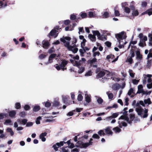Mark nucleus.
I'll use <instances>...</instances> for the list:
<instances>
[{
    "mask_svg": "<svg viewBox=\"0 0 152 152\" xmlns=\"http://www.w3.org/2000/svg\"><path fill=\"white\" fill-rule=\"evenodd\" d=\"M140 105L145 107L142 101L137 102V103L135 100H134L132 102V105L136 107L135 111L137 113V114L143 118H146L148 116V110L145 108H144V109H143Z\"/></svg>",
    "mask_w": 152,
    "mask_h": 152,
    "instance_id": "nucleus-1",
    "label": "nucleus"
},
{
    "mask_svg": "<svg viewBox=\"0 0 152 152\" xmlns=\"http://www.w3.org/2000/svg\"><path fill=\"white\" fill-rule=\"evenodd\" d=\"M70 39V37H68L60 39L61 41L64 43V46L66 47L69 50L71 51L73 53H75L77 52L78 49L76 45H74L73 46H72L69 45V41Z\"/></svg>",
    "mask_w": 152,
    "mask_h": 152,
    "instance_id": "nucleus-2",
    "label": "nucleus"
},
{
    "mask_svg": "<svg viewBox=\"0 0 152 152\" xmlns=\"http://www.w3.org/2000/svg\"><path fill=\"white\" fill-rule=\"evenodd\" d=\"M127 107L125 108L123 111V115H121L118 119L119 121H118V123L120 127L121 128L122 126H126V124L124 122L126 121L129 123H130V121L129 122V119L127 113Z\"/></svg>",
    "mask_w": 152,
    "mask_h": 152,
    "instance_id": "nucleus-3",
    "label": "nucleus"
},
{
    "mask_svg": "<svg viewBox=\"0 0 152 152\" xmlns=\"http://www.w3.org/2000/svg\"><path fill=\"white\" fill-rule=\"evenodd\" d=\"M126 34L125 32L122 31L121 32L115 34V37L118 40L119 43L118 47L119 48H121L124 47L122 40L126 39Z\"/></svg>",
    "mask_w": 152,
    "mask_h": 152,
    "instance_id": "nucleus-4",
    "label": "nucleus"
},
{
    "mask_svg": "<svg viewBox=\"0 0 152 152\" xmlns=\"http://www.w3.org/2000/svg\"><path fill=\"white\" fill-rule=\"evenodd\" d=\"M92 32L94 35H92L91 34H89L88 36V37L91 41H95L96 37L95 36H97L98 38L99 39L101 40L103 39L102 36L98 31H93Z\"/></svg>",
    "mask_w": 152,
    "mask_h": 152,
    "instance_id": "nucleus-5",
    "label": "nucleus"
},
{
    "mask_svg": "<svg viewBox=\"0 0 152 152\" xmlns=\"http://www.w3.org/2000/svg\"><path fill=\"white\" fill-rule=\"evenodd\" d=\"M93 140L92 139H91L90 141L88 142H86L83 143L82 141L79 140L77 143L76 146L77 147H79L80 148H86L88 147V146L91 145L92 144V141Z\"/></svg>",
    "mask_w": 152,
    "mask_h": 152,
    "instance_id": "nucleus-6",
    "label": "nucleus"
},
{
    "mask_svg": "<svg viewBox=\"0 0 152 152\" xmlns=\"http://www.w3.org/2000/svg\"><path fill=\"white\" fill-rule=\"evenodd\" d=\"M59 29L58 26H56L52 30L49 34V36L53 37L54 38L56 37L58 35V30Z\"/></svg>",
    "mask_w": 152,
    "mask_h": 152,
    "instance_id": "nucleus-7",
    "label": "nucleus"
},
{
    "mask_svg": "<svg viewBox=\"0 0 152 152\" xmlns=\"http://www.w3.org/2000/svg\"><path fill=\"white\" fill-rule=\"evenodd\" d=\"M106 75L107 76L106 79H109V77H110V72L108 71L104 70L100 72L97 75V77L99 78L101 77Z\"/></svg>",
    "mask_w": 152,
    "mask_h": 152,
    "instance_id": "nucleus-8",
    "label": "nucleus"
},
{
    "mask_svg": "<svg viewBox=\"0 0 152 152\" xmlns=\"http://www.w3.org/2000/svg\"><path fill=\"white\" fill-rule=\"evenodd\" d=\"M58 57V56L56 54H51L49 57L48 62L46 63V64H48L49 63H51L53 61V59L55 58L56 59H57Z\"/></svg>",
    "mask_w": 152,
    "mask_h": 152,
    "instance_id": "nucleus-9",
    "label": "nucleus"
},
{
    "mask_svg": "<svg viewBox=\"0 0 152 152\" xmlns=\"http://www.w3.org/2000/svg\"><path fill=\"white\" fill-rule=\"evenodd\" d=\"M64 143H66V142L64 141H61L60 142H57L56 144L54 145L53 147L55 151L58 150V148L63 146Z\"/></svg>",
    "mask_w": 152,
    "mask_h": 152,
    "instance_id": "nucleus-10",
    "label": "nucleus"
},
{
    "mask_svg": "<svg viewBox=\"0 0 152 152\" xmlns=\"http://www.w3.org/2000/svg\"><path fill=\"white\" fill-rule=\"evenodd\" d=\"M71 61L72 62L74 66H76L77 67L80 66L81 65L85 64L80 60L79 61H77L72 60H71Z\"/></svg>",
    "mask_w": 152,
    "mask_h": 152,
    "instance_id": "nucleus-11",
    "label": "nucleus"
},
{
    "mask_svg": "<svg viewBox=\"0 0 152 152\" xmlns=\"http://www.w3.org/2000/svg\"><path fill=\"white\" fill-rule=\"evenodd\" d=\"M131 10L132 11V15L134 16H137L138 15V12L137 10L135 9L133 5H130V6Z\"/></svg>",
    "mask_w": 152,
    "mask_h": 152,
    "instance_id": "nucleus-12",
    "label": "nucleus"
},
{
    "mask_svg": "<svg viewBox=\"0 0 152 152\" xmlns=\"http://www.w3.org/2000/svg\"><path fill=\"white\" fill-rule=\"evenodd\" d=\"M67 63V61L65 60H63L62 61L60 66H61V69L63 71H64V70L66 69V68H65V67Z\"/></svg>",
    "mask_w": 152,
    "mask_h": 152,
    "instance_id": "nucleus-13",
    "label": "nucleus"
},
{
    "mask_svg": "<svg viewBox=\"0 0 152 152\" xmlns=\"http://www.w3.org/2000/svg\"><path fill=\"white\" fill-rule=\"evenodd\" d=\"M112 127H108L105 129V132L106 134L107 135H112L113 132L111 131Z\"/></svg>",
    "mask_w": 152,
    "mask_h": 152,
    "instance_id": "nucleus-14",
    "label": "nucleus"
},
{
    "mask_svg": "<svg viewBox=\"0 0 152 152\" xmlns=\"http://www.w3.org/2000/svg\"><path fill=\"white\" fill-rule=\"evenodd\" d=\"M42 44L43 48L45 49H48L49 46V42L47 41L43 40L42 42Z\"/></svg>",
    "mask_w": 152,
    "mask_h": 152,
    "instance_id": "nucleus-15",
    "label": "nucleus"
},
{
    "mask_svg": "<svg viewBox=\"0 0 152 152\" xmlns=\"http://www.w3.org/2000/svg\"><path fill=\"white\" fill-rule=\"evenodd\" d=\"M47 134L46 132H44L42 133L39 136V138L42 140V142H45L46 140V138L45 137L46 136Z\"/></svg>",
    "mask_w": 152,
    "mask_h": 152,
    "instance_id": "nucleus-16",
    "label": "nucleus"
},
{
    "mask_svg": "<svg viewBox=\"0 0 152 152\" xmlns=\"http://www.w3.org/2000/svg\"><path fill=\"white\" fill-rule=\"evenodd\" d=\"M136 59L139 61L141 60L142 59V55L140 54V52L139 51L136 52Z\"/></svg>",
    "mask_w": 152,
    "mask_h": 152,
    "instance_id": "nucleus-17",
    "label": "nucleus"
},
{
    "mask_svg": "<svg viewBox=\"0 0 152 152\" xmlns=\"http://www.w3.org/2000/svg\"><path fill=\"white\" fill-rule=\"evenodd\" d=\"M85 98L86 102L89 103L91 102V96L89 95H88L87 94V92H86L85 94Z\"/></svg>",
    "mask_w": 152,
    "mask_h": 152,
    "instance_id": "nucleus-18",
    "label": "nucleus"
},
{
    "mask_svg": "<svg viewBox=\"0 0 152 152\" xmlns=\"http://www.w3.org/2000/svg\"><path fill=\"white\" fill-rule=\"evenodd\" d=\"M134 94L133 89L132 88H131L128 92V95L130 96L132 98L134 96Z\"/></svg>",
    "mask_w": 152,
    "mask_h": 152,
    "instance_id": "nucleus-19",
    "label": "nucleus"
},
{
    "mask_svg": "<svg viewBox=\"0 0 152 152\" xmlns=\"http://www.w3.org/2000/svg\"><path fill=\"white\" fill-rule=\"evenodd\" d=\"M138 89L137 93L140 94L143 92V86L142 85H140L138 86Z\"/></svg>",
    "mask_w": 152,
    "mask_h": 152,
    "instance_id": "nucleus-20",
    "label": "nucleus"
},
{
    "mask_svg": "<svg viewBox=\"0 0 152 152\" xmlns=\"http://www.w3.org/2000/svg\"><path fill=\"white\" fill-rule=\"evenodd\" d=\"M106 94L108 96V98L110 100H112L113 97V94L110 91H107L106 92Z\"/></svg>",
    "mask_w": 152,
    "mask_h": 152,
    "instance_id": "nucleus-21",
    "label": "nucleus"
},
{
    "mask_svg": "<svg viewBox=\"0 0 152 152\" xmlns=\"http://www.w3.org/2000/svg\"><path fill=\"white\" fill-rule=\"evenodd\" d=\"M55 117H53L52 116L45 117V122H50L53 121V118Z\"/></svg>",
    "mask_w": 152,
    "mask_h": 152,
    "instance_id": "nucleus-22",
    "label": "nucleus"
},
{
    "mask_svg": "<svg viewBox=\"0 0 152 152\" xmlns=\"http://www.w3.org/2000/svg\"><path fill=\"white\" fill-rule=\"evenodd\" d=\"M16 114V113L15 110H12L9 112V115L11 118H13L15 117Z\"/></svg>",
    "mask_w": 152,
    "mask_h": 152,
    "instance_id": "nucleus-23",
    "label": "nucleus"
},
{
    "mask_svg": "<svg viewBox=\"0 0 152 152\" xmlns=\"http://www.w3.org/2000/svg\"><path fill=\"white\" fill-rule=\"evenodd\" d=\"M4 125H12V121L10 119H7L5 120L4 123Z\"/></svg>",
    "mask_w": 152,
    "mask_h": 152,
    "instance_id": "nucleus-24",
    "label": "nucleus"
},
{
    "mask_svg": "<svg viewBox=\"0 0 152 152\" xmlns=\"http://www.w3.org/2000/svg\"><path fill=\"white\" fill-rule=\"evenodd\" d=\"M143 103L145 106V104H148V105L149 104H151V103L150 98L145 99Z\"/></svg>",
    "mask_w": 152,
    "mask_h": 152,
    "instance_id": "nucleus-25",
    "label": "nucleus"
},
{
    "mask_svg": "<svg viewBox=\"0 0 152 152\" xmlns=\"http://www.w3.org/2000/svg\"><path fill=\"white\" fill-rule=\"evenodd\" d=\"M126 62H128L129 63V64H132L133 63L132 58L131 57L128 56Z\"/></svg>",
    "mask_w": 152,
    "mask_h": 152,
    "instance_id": "nucleus-26",
    "label": "nucleus"
},
{
    "mask_svg": "<svg viewBox=\"0 0 152 152\" xmlns=\"http://www.w3.org/2000/svg\"><path fill=\"white\" fill-rule=\"evenodd\" d=\"M113 131L116 133L120 132L121 130L118 127H116L113 129Z\"/></svg>",
    "mask_w": 152,
    "mask_h": 152,
    "instance_id": "nucleus-27",
    "label": "nucleus"
},
{
    "mask_svg": "<svg viewBox=\"0 0 152 152\" xmlns=\"http://www.w3.org/2000/svg\"><path fill=\"white\" fill-rule=\"evenodd\" d=\"M7 132H9L10 133L11 136H13L14 134V133L12 129L9 128H8L7 129Z\"/></svg>",
    "mask_w": 152,
    "mask_h": 152,
    "instance_id": "nucleus-28",
    "label": "nucleus"
},
{
    "mask_svg": "<svg viewBox=\"0 0 152 152\" xmlns=\"http://www.w3.org/2000/svg\"><path fill=\"white\" fill-rule=\"evenodd\" d=\"M124 12L126 14H129L130 12V9L128 7H125L124 8Z\"/></svg>",
    "mask_w": 152,
    "mask_h": 152,
    "instance_id": "nucleus-29",
    "label": "nucleus"
},
{
    "mask_svg": "<svg viewBox=\"0 0 152 152\" xmlns=\"http://www.w3.org/2000/svg\"><path fill=\"white\" fill-rule=\"evenodd\" d=\"M146 76H147V77H148L147 81L148 83H151V82L152 81V80L151 78L152 76V75H151V74H148V75H146Z\"/></svg>",
    "mask_w": 152,
    "mask_h": 152,
    "instance_id": "nucleus-30",
    "label": "nucleus"
},
{
    "mask_svg": "<svg viewBox=\"0 0 152 152\" xmlns=\"http://www.w3.org/2000/svg\"><path fill=\"white\" fill-rule=\"evenodd\" d=\"M66 143V142H65ZM66 143H67L68 145V146L70 148H73L74 147V145L72 143H70V140L68 141Z\"/></svg>",
    "mask_w": 152,
    "mask_h": 152,
    "instance_id": "nucleus-31",
    "label": "nucleus"
},
{
    "mask_svg": "<svg viewBox=\"0 0 152 152\" xmlns=\"http://www.w3.org/2000/svg\"><path fill=\"white\" fill-rule=\"evenodd\" d=\"M128 72L130 76L132 77L133 78L134 77L135 73H133V71L132 70L129 69V70Z\"/></svg>",
    "mask_w": 152,
    "mask_h": 152,
    "instance_id": "nucleus-32",
    "label": "nucleus"
},
{
    "mask_svg": "<svg viewBox=\"0 0 152 152\" xmlns=\"http://www.w3.org/2000/svg\"><path fill=\"white\" fill-rule=\"evenodd\" d=\"M79 69V70H78V72L79 73H81L84 70V68L82 66H79L77 67Z\"/></svg>",
    "mask_w": 152,
    "mask_h": 152,
    "instance_id": "nucleus-33",
    "label": "nucleus"
},
{
    "mask_svg": "<svg viewBox=\"0 0 152 152\" xmlns=\"http://www.w3.org/2000/svg\"><path fill=\"white\" fill-rule=\"evenodd\" d=\"M7 5V2H5L4 4L3 3V1H0V8L2 7H5Z\"/></svg>",
    "mask_w": 152,
    "mask_h": 152,
    "instance_id": "nucleus-34",
    "label": "nucleus"
},
{
    "mask_svg": "<svg viewBox=\"0 0 152 152\" xmlns=\"http://www.w3.org/2000/svg\"><path fill=\"white\" fill-rule=\"evenodd\" d=\"M117 6H116V7H115L114 8V14L116 16H118L120 15V13L118 11L116 10V9H117Z\"/></svg>",
    "mask_w": 152,
    "mask_h": 152,
    "instance_id": "nucleus-35",
    "label": "nucleus"
},
{
    "mask_svg": "<svg viewBox=\"0 0 152 152\" xmlns=\"http://www.w3.org/2000/svg\"><path fill=\"white\" fill-rule=\"evenodd\" d=\"M40 109V107L38 105H36L34 106L33 109V110L34 112H37Z\"/></svg>",
    "mask_w": 152,
    "mask_h": 152,
    "instance_id": "nucleus-36",
    "label": "nucleus"
},
{
    "mask_svg": "<svg viewBox=\"0 0 152 152\" xmlns=\"http://www.w3.org/2000/svg\"><path fill=\"white\" fill-rule=\"evenodd\" d=\"M143 80L142 82L144 84H146L147 80V77L146 76V75H143Z\"/></svg>",
    "mask_w": 152,
    "mask_h": 152,
    "instance_id": "nucleus-37",
    "label": "nucleus"
},
{
    "mask_svg": "<svg viewBox=\"0 0 152 152\" xmlns=\"http://www.w3.org/2000/svg\"><path fill=\"white\" fill-rule=\"evenodd\" d=\"M43 104H45V106L47 107H49L51 105V103L48 101H47L46 102H43Z\"/></svg>",
    "mask_w": 152,
    "mask_h": 152,
    "instance_id": "nucleus-38",
    "label": "nucleus"
},
{
    "mask_svg": "<svg viewBox=\"0 0 152 152\" xmlns=\"http://www.w3.org/2000/svg\"><path fill=\"white\" fill-rule=\"evenodd\" d=\"M135 54L134 51L133 50H131L130 51V55L128 56L131 57L132 58H133Z\"/></svg>",
    "mask_w": 152,
    "mask_h": 152,
    "instance_id": "nucleus-39",
    "label": "nucleus"
},
{
    "mask_svg": "<svg viewBox=\"0 0 152 152\" xmlns=\"http://www.w3.org/2000/svg\"><path fill=\"white\" fill-rule=\"evenodd\" d=\"M119 85L117 84H114L112 88L115 90H116L118 88Z\"/></svg>",
    "mask_w": 152,
    "mask_h": 152,
    "instance_id": "nucleus-40",
    "label": "nucleus"
},
{
    "mask_svg": "<svg viewBox=\"0 0 152 152\" xmlns=\"http://www.w3.org/2000/svg\"><path fill=\"white\" fill-rule=\"evenodd\" d=\"M97 48H99V50L100 51H102V50L103 48L101 46V44L98 43H97Z\"/></svg>",
    "mask_w": 152,
    "mask_h": 152,
    "instance_id": "nucleus-41",
    "label": "nucleus"
},
{
    "mask_svg": "<svg viewBox=\"0 0 152 152\" xmlns=\"http://www.w3.org/2000/svg\"><path fill=\"white\" fill-rule=\"evenodd\" d=\"M151 6L152 7L147 11L148 14L149 15H150L152 14V2L151 4Z\"/></svg>",
    "mask_w": 152,
    "mask_h": 152,
    "instance_id": "nucleus-42",
    "label": "nucleus"
},
{
    "mask_svg": "<svg viewBox=\"0 0 152 152\" xmlns=\"http://www.w3.org/2000/svg\"><path fill=\"white\" fill-rule=\"evenodd\" d=\"M79 32L78 33L79 34H80L81 33H83L84 32V31L83 30V27H79L78 28Z\"/></svg>",
    "mask_w": 152,
    "mask_h": 152,
    "instance_id": "nucleus-43",
    "label": "nucleus"
},
{
    "mask_svg": "<svg viewBox=\"0 0 152 152\" xmlns=\"http://www.w3.org/2000/svg\"><path fill=\"white\" fill-rule=\"evenodd\" d=\"M54 67L58 70H59L61 69V66L60 65H59L56 64L54 65Z\"/></svg>",
    "mask_w": 152,
    "mask_h": 152,
    "instance_id": "nucleus-44",
    "label": "nucleus"
},
{
    "mask_svg": "<svg viewBox=\"0 0 152 152\" xmlns=\"http://www.w3.org/2000/svg\"><path fill=\"white\" fill-rule=\"evenodd\" d=\"M109 13L108 12H105L103 15V17L104 18H106L108 17L109 16Z\"/></svg>",
    "mask_w": 152,
    "mask_h": 152,
    "instance_id": "nucleus-45",
    "label": "nucleus"
},
{
    "mask_svg": "<svg viewBox=\"0 0 152 152\" xmlns=\"http://www.w3.org/2000/svg\"><path fill=\"white\" fill-rule=\"evenodd\" d=\"M80 15L82 18H85L87 16L86 13L85 12H81L80 14Z\"/></svg>",
    "mask_w": 152,
    "mask_h": 152,
    "instance_id": "nucleus-46",
    "label": "nucleus"
},
{
    "mask_svg": "<svg viewBox=\"0 0 152 152\" xmlns=\"http://www.w3.org/2000/svg\"><path fill=\"white\" fill-rule=\"evenodd\" d=\"M98 103L99 104H101L103 102V99L100 97H98L97 99Z\"/></svg>",
    "mask_w": 152,
    "mask_h": 152,
    "instance_id": "nucleus-47",
    "label": "nucleus"
},
{
    "mask_svg": "<svg viewBox=\"0 0 152 152\" xmlns=\"http://www.w3.org/2000/svg\"><path fill=\"white\" fill-rule=\"evenodd\" d=\"M15 107L17 109H19L21 107V105L20 103L18 102L16 103L15 104Z\"/></svg>",
    "mask_w": 152,
    "mask_h": 152,
    "instance_id": "nucleus-48",
    "label": "nucleus"
},
{
    "mask_svg": "<svg viewBox=\"0 0 152 152\" xmlns=\"http://www.w3.org/2000/svg\"><path fill=\"white\" fill-rule=\"evenodd\" d=\"M83 96L81 94H79L78 95L77 100L78 101H81L83 99Z\"/></svg>",
    "mask_w": 152,
    "mask_h": 152,
    "instance_id": "nucleus-49",
    "label": "nucleus"
},
{
    "mask_svg": "<svg viewBox=\"0 0 152 152\" xmlns=\"http://www.w3.org/2000/svg\"><path fill=\"white\" fill-rule=\"evenodd\" d=\"M42 119L40 116H39L37 119L36 122L37 124H39L40 123V121Z\"/></svg>",
    "mask_w": 152,
    "mask_h": 152,
    "instance_id": "nucleus-50",
    "label": "nucleus"
},
{
    "mask_svg": "<svg viewBox=\"0 0 152 152\" xmlns=\"http://www.w3.org/2000/svg\"><path fill=\"white\" fill-rule=\"evenodd\" d=\"M79 52L80 53V56H83V54L85 52V50L80 49L79 50Z\"/></svg>",
    "mask_w": 152,
    "mask_h": 152,
    "instance_id": "nucleus-51",
    "label": "nucleus"
},
{
    "mask_svg": "<svg viewBox=\"0 0 152 152\" xmlns=\"http://www.w3.org/2000/svg\"><path fill=\"white\" fill-rule=\"evenodd\" d=\"M77 39L76 38H74L72 39V46H73L74 45H76L75 44L77 42ZM71 45L72 46V45Z\"/></svg>",
    "mask_w": 152,
    "mask_h": 152,
    "instance_id": "nucleus-52",
    "label": "nucleus"
},
{
    "mask_svg": "<svg viewBox=\"0 0 152 152\" xmlns=\"http://www.w3.org/2000/svg\"><path fill=\"white\" fill-rule=\"evenodd\" d=\"M92 72L91 71H89L86 72L85 75V76H90L92 75Z\"/></svg>",
    "mask_w": 152,
    "mask_h": 152,
    "instance_id": "nucleus-53",
    "label": "nucleus"
},
{
    "mask_svg": "<svg viewBox=\"0 0 152 152\" xmlns=\"http://www.w3.org/2000/svg\"><path fill=\"white\" fill-rule=\"evenodd\" d=\"M53 104V106L56 107L59 105V102L57 101H54Z\"/></svg>",
    "mask_w": 152,
    "mask_h": 152,
    "instance_id": "nucleus-54",
    "label": "nucleus"
},
{
    "mask_svg": "<svg viewBox=\"0 0 152 152\" xmlns=\"http://www.w3.org/2000/svg\"><path fill=\"white\" fill-rule=\"evenodd\" d=\"M97 59L96 58H94L92 59V60H90V63L91 64H92L93 63H94L96 61Z\"/></svg>",
    "mask_w": 152,
    "mask_h": 152,
    "instance_id": "nucleus-55",
    "label": "nucleus"
},
{
    "mask_svg": "<svg viewBox=\"0 0 152 152\" xmlns=\"http://www.w3.org/2000/svg\"><path fill=\"white\" fill-rule=\"evenodd\" d=\"M30 108V106L27 104H26L24 106V109L26 110H29Z\"/></svg>",
    "mask_w": 152,
    "mask_h": 152,
    "instance_id": "nucleus-56",
    "label": "nucleus"
},
{
    "mask_svg": "<svg viewBox=\"0 0 152 152\" xmlns=\"http://www.w3.org/2000/svg\"><path fill=\"white\" fill-rule=\"evenodd\" d=\"M98 134L100 135H104L105 134V133L103 130H101L98 132Z\"/></svg>",
    "mask_w": 152,
    "mask_h": 152,
    "instance_id": "nucleus-57",
    "label": "nucleus"
},
{
    "mask_svg": "<svg viewBox=\"0 0 152 152\" xmlns=\"http://www.w3.org/2000/svg\"><path fill=\"white\" fill-rule=\"evenodd\" d=\"M134 114H130V119L131 120L129 121V122L130 121V123H131V122H132V121L134 119Z\"/></svg>",
    "mask_w": 152,
    "mask_h": 152,
    "instance_id": "nucleus-58",
    "label": "nucleus"
},
{
    "mask_svg": "<svg viewBox=\"0 0 152 152\" xmlns=\"http://www.w3.org/2000/svg\"><path fill=\"white\" fill-rule=\"evenodd\" d=\"M145 44V42L140 40L139 45L140 46L143 47L144 46V44Z\"/></svg>",
    "mask_w": 152,
    "mask_h": 152,
    "instance_id": "nucleus-59",
    "label": "nucleus"
},
{
    "mask_svg": "<svg viewBox=\"0 0 152 152\" xmlns=\"http://www.w3.org/2000/svg\"><path fill=\"white\" fill-rule=\"evenodd\" d=\"M128 6V4L127 2L122 3L121 4V6L123 9L125 7H126V6Z\"/></svg>",
    "mask_w": 152,
    "mask_h": 152,
    "instance_id": "nucleus-60",
    "label": "nucleus"
},
{
    "mask_svg": "<svg viewBox=\"0 0 152 152\" xmlns=\"http://www.w3.org/2000/svg\"><path fill=\"white\" fill-rule=\"evenodd\" d=\"M133 84L134 85H137L139 82V80L136 79H133L132 80Z\"/></svg>",
    "mask_w": 152,
    "mask_h": 152,
    "instance_id": "nucleus-61",
    "label": "nucleus"
},
{
    "mask_svg": "<svg viewBox=\"0 0 152 152\" xmlns=\"http://www.w3.org/2000/svg\"><path fill=\"white\" fill-rule=\"evenodd\" d=\"M76 19V15L74 14H72L70 16V19L72 20H74Z\"/></svg>",
    "mask_w": 152,
    "mask_h": 152,
    "instance_id": "nucleus-62",
    "label": "nucleus"
},
{
    "mask_svg": "<svg viewBox=\"0 0 152 152\" xmlns=\"http://www.w3.org/2000/svg\"><path fill=\"white\" fill-rule=\"evenodd\" d=\"M114 56L113 55L110 54L107 55L106 57V58L108 59L110 58L113 59V58Z\"/></svg>",
    "mask_w": 152,
    "mask_h": 152,
    "instance_id": "nucleus-63",
    "label": "nucleus"
},
{
    "mask_svg": "<svg viewBox=\"0 0 152 152\" xmlns=\"http://www.w3.org/2000/svg\"><path fill=\"white\" fill-rule=\"evenodd\" d=\"M118 115V113H113L111 116L113 118H115L117 117Z\"/></svg>",
    "mask_w": 152,
    "mask_h": 152,
    "instance_id": "nucleus-64",
    "label": "nucleus"
}]
</instances>
